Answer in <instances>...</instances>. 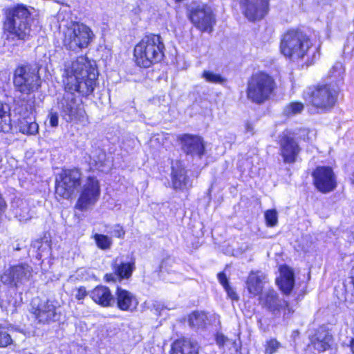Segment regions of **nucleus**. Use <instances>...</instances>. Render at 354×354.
Segmentation results:
<instances>
[{
    "label": "nucleus",
    "mask_w": 354,
    "mask_h": 354,
    "mask_svg": "<svg viewBox=\"0 0 354 354\" xmlns=\"http://www.w3.org/2000/svg\"><path fill=\"white\" fill-rule=\"evenodd\" d=\"M153 308L157 311L160 312L163 309V305L158 301H155L153 304Z\"/></svg>",
    "instance_id": "obj_47"
},
{
    "label": "nucleus",
    "mask_w": 354,
    "mask_h": 354,
    "mask_svg": "<svg viewBox=\"0 0 354 354\" xmlns=\"http://www.w3.org/2000/svg\"><path fill=\"white\" fill-rule=\"evenodd\" d=\"M170 354H198V346L189 339H178L172 344Z\"/></svg>",
    "instance_id": "obj_25"
},
{
    "label": "nucleus",
    "mask_w": 354,
    "mask_h": 354,
    "mask_svg": "<svg viewBox=\"0 0 354 354\" xmlns=\"http://www.w3.org/2000/svg\"><path fill=\"white\" fill-rule=\"evenodd\" d=\"M314 184L322 193H328L336 187V179L330 167H318L313 173Z\"/></svg>",
    "instance_id": "obj_13"
},
{
    "label": "nucleus",
    "mask_w": 354,
    "mask_h": 354,
    "mask_svg": "<svg viewBox=\"0 0 354 354\" xmlns=\"http://www.w3.org/2000/svg\"><path fill=\"white\" fill-rule=\"evenodd\" d=\"M218 279L221 284L223 286V288L227 287L229 286L227 279L226 277V275L224 273H218Z\"/></svg>",
    "instance_id": "obj_45"
},
{
    "label": "nucleus",
    "mask_w": 354,
    "mask_h": 354,
    "mask_svg": "<svg viewBox=\"0 0 354 354\" xmlns=\"http://www.w3.org/2000/svg\"><path fill=\"white\" fill-rule=\"evenodd\" d=\"M180 140L183 150L187 154L198 158L203 154L205 147L200 137L185 134L180 138Z\"/></svg>",
    "instance_id": "obj_20"
},
{
    "label": "nucleus",
    "mask_w": 354,
    "mask_h": 354,
    "mask_svg": "<svg viewBox=\"0 0 354 354\" xmlns=\"http://www.w3.org/2000/svg\"><path fill=\"white\" fill-rule=\"evenodd\" d=\"M106 281H108L113 280V277L112 274H106Z\"/></svg>",
    "instance_id": "obj_50"
},
{
    "label": "nucleus",
    "mask_w": 354,
    "mask_h": 354,
    "mask_svg": "<svg viewBox=\"0 0 354 354\" xmlns=\"http://www.w3.org/2000/svg\"><path fill=\"white\" fill-rule=\"evenodd\" d=\"M171 183L176 190L183 191L192 187V183L187 176V171L180 161L172 162Z\"/></svg>",
    "instance_id": "obj_18"
},
{
    "label": "nucleus",
    "mask_w": 354,
    "mask_h": 354,
    "mask_svg": "<svg viewBox=\"0 0 354 354\" xmlns=\"http://www.w3.org/2000/svg\"><path fill=\"white\" fill-rule=\"evenodd\" d=\"M90 297L96 304L103 307L111 306L115 301L109 288L104 286L95 287L90 292Z\"/></svg>",
    "instance_id": "obj_24"
},
{
    "label": "nucleus",
    "mask_w": 354,
    "mask_h": 354,
    "mask_svg": "<svg viewBox=\"0 0 354 354\" xmlns=\"http://www.w3.org/2000/svg\"><path fill=\"white\" fill-rule=\"evenodd\" d=\"M11 207L13 214L20 222H26L32 218L27 201L15 199L12 202Z\"/></svg>",
    "instance_id": "obj_26"
},
{
    "label": "nucleus",
    "mask_w": 354,
    "mask_h": 354,
    "mask_svg": "<svg viewBox=\"0 0 354 354\" xmlns=\"http://www.w3.org/2000/svg\"><path fill=\"white\" fill-rule=\"evenodd\" d=\"M280 51L292 61L304 60L308 65L314 64L319 57V47L314 45L302 32L290 30L281 39Z\"/></svg>",
    "instance_id": "obj_2"
},
{
    "label": "nucleus",
    "mask_w": 354,
    "mask_h": 354,
    "mask_svg": "<svg viewBox=\"0 0 354 354\" xmlns=\"http://www.w3.org/2000/svg\"><path fill=\"white\" fill-rule=\"evenodd\" d=\"M207 315L204 313L194 312L189 317V324L191 326L200 327L205 324Z\"/></svg>",
    "instance_id": "obj_30"
},
{
    "label": "nucleus",
    "mask_w": 354,
    "mask_h": 354,
    "mask_svg": "<svg viewBox=\"0 0 354 354\" xmlns=\"http://www.w3.org/2000/svg\"><path fill=\"white\" fill-rule=\"evenodd\" d=\"M93 239L97 246L101 250H108L112 245V239L108 236L96 233L94 234Z\"/></svg>",
    "instance_id": "obj_29"
},
{
    "label": "nucleus",
    "mask_w": 354,
    "mask_h": 354,
    "mask_svg": "<svg viewBox=\"0 0 354 354\" xmlns=\"http://www.w3.org/2000/svg\"><path fill=\"white\" fill-rule=\"evenodd\" d=\"M352 274H354V268L352 270ZM351 283L353 284V295H354V275H353L351 277Z\"/></svg>",
    "instance_id": "obj_49"
},
{
    "label": "nucleus",
    "mask_w": 354,
    "mask_h": 354,
    "mask_svg": "<svg viewBox=\"0 0 354 354\" xmlns=\"http://www.w3.org/2000/svg\"><path fill=\"white\" fill-rule=\"evenodd\" d=\"M117 306L123 311H133L138 305L136 297L131 292L118 287L115 292Z\"/></svg>",
    "instance_id": "obj_21"
},
{
    "label": "nucleus",
    "mask_w": 354,
    "mask_h": 354,
    "mask_svg": "<svg viewBox=\"0 0 354 354\" xmlns=\"http://www.w3.org/2000/svg\"><path fill=\"white\" fill-rule=\"evenodd\" d=\"M98 72L94 62L81 56L64 64L63 77L65 93L58 102L64 120L67 122H85V111L74 92L91 94L95 86Z\"/></svg>",
    "instance_id": "obj_1"
},
{
    "label": "nucleus",
    "mask_w": 354,
    "mask_h": 354,
    "mask_svg": "<svg viewBox=\"0 0 354 354\" xmlns=\"http://www.w3.org/2000/svg\"><path fill=\"white\" fill-rule=\"evenodd\" d=\"M190 19L194 26L203 32H211L214 24V17L210 8L199 5L192 8Z\"/></svg>",
    "instance_id": "obj_14"
},
{
    "label": "nucleus",
    "mask_w": 354,
    "mask_h": 354,
    "mask_svg": "<svg viewBox=\"0 0 354 354\" xmlns=\"http://www.w3.org/2000/svg\"><path fill=\"white\" fill-rule=\"evenodd\" d=\"M32 313L36 319L42 324H49L59 319L60 313L58 312V307L55 301L47 300L37 305L36 308L32 306Z\"/></svg>",
    "instance_id": "obj_15"
},
{
    "label": "nucleus",
    "mask_w": 354,
    "mask_h": 354,
    "mask_svg": "<svg viewBox=\"0 0 354 354\" xmlns=\"http://www.w3.org/2000/svg\"><path fill=\"white\" fill-rule=\"evenodd\" d=\"M202 77L210 83L222 84L224 82V79L219 74L211 71H205Z\"/></svg>",
    "instance_id": "obj_33"
},
{
    "label": "nucleus",
    "mask_w": 354,
    "mask_h": 354,
    "mask_svg": "<svg viewBox=\"0 0 354 354\" xmlns=\"http://www.w3.org/2000/svg\"><path fill=\"white\" fill-rule=\"evenodd\" d=\"M259 301L263 308H267L273 313H279L282 309H284L285 315L293 313V310L290 307L288 302L284 299H280L274 289L265 290L259 296Z\"/></svg>",
    "instance_id": "obj_12"
},
{
    "label": "nucleus",
    "mask_w": 354,
    "mask_h": 354,
    "mask_svg": "<svg viewBox=\"0 0 354 354\" xmlns=\"http://www.w3.org/2000/svg\"><path fill=\"white\" fill-rule=\"evenodd\" d=\"M245 16L250 21L262 19L268 10V0H241Z\"/></svg>",
    "instance_id": "obj_17"
},
{
    "label": "nucleus",
    "mask_w": 354,
    "mask_h": 354,
    "mask_svg": "<svg viewBox=\"0 0 354 354\" xmlns=\"http://www.w3.org/2000/svg\"><path fill=\"white\" fill-rule=\"evenodd\" d=\"M10 107L7 103H5L0 100V118L3 119L10 115Z\"/></svg>",
    "instance_id": "obj_39"
},
{
    "label": "nucleus",
    "mask_w": 354,
    "mask_h": 354,
    "mask_svg": "<svg viewBox=\"0 0 354 354\" xmlns=\"http://www.w3.org/2000/svg\"><path fill=\"white\" fill-rule=\"evenodd\" d=\"M347 346L350 348L352 354H354V337L350 339Z\"/></svg>",
    "instance_id": "obj_48"
},
{
    "label": "nucleus",
    "mask_w": 354,
    "mask_h": 354,
    "mask_svg": "<svg viewBox=\"0 0 354 354\" xmlns=\"http://www.w3.org/2000/svg\"><path fill=\"white\" fill-rule=\"evenodd\" d=\"M93 37L94 34L88 26L73 23L64 30L62 43L67 50L78 53L87 48Z\"/></svg>",
    "instance_id": "obj_5"
},
{
    "label": "nucleus",
    "mask_w": 354,
    "mask_h": 354,
    "mask_svg": "<svg viewBox=\"0 0 354 354\" xmlns=\"http://www.w3.org/2000/svg\"><path fill=\"white\" fill-rule=\"evenodd\" d=\"M337 95L336 88L326 84L307 88L304 92V98L316 109L326 111L333 107Z\"/></svg>",
    "instance_id": "obj_6"
},
{
    "label": "nucleus",
    "mask_w": 354,
    "mask_h": 354,
    "mask_svg": "<svg viewBox=\"0 0 354 354\" xmlns=\"http://www.w3.org/2000/svg\"><path fill=\"white\" fill-rule=\"evenodd\" d=\"M351 181H352V183L354 185V171H353V174H352Z\"/></svg>",
    "instance_id": "obj_52"
},
{
    "label": "nucleus",
    "mask_w": 354,
    "mask_h": 354,
    "mask_svg": "<svg viewBox=\"0 0 354 354\" xmlns=\"http://www.w3.org/2000/svg\"><path fill=\"white\" fill-rule=\"evenodd\" d=\"M82 181V174L79 169L64 170L56 178L55 194L68 199L78 191Z\"/></svg>",
    "instance_id": "obj_8"
},
{
    "label": "nucleus",
    "mask_w": 354,
    "mask_h": 354,
    "mask_svg": "<svg viewBox=\"0 0 354 354\" xmlns=\"http://www.w3.org/2000/svg\"><path fill=\"white\" fill-rule=\"evenodd\" d=\"M332 342V335L324 330H318L310 339L308 348L314 349L318 353L328 350Z\"/></svg>",
    "instance_id": "obj_22"
},
{
    "label": "nucleus",
    "mask_w": 354,
    "mask_h": 354,
    "mask_svg": "<svg viewBox=\"0 0 354 354\" xmlns=\"http://www.w3.org/2000/svg\"><path fill=\"white\" fill-rule=\"evenodd\" d=\"M48 118L49 119L50 125L52 127H56L58 126L59 118L58 114L56 112L51 111L49 113Z\"/></svg>",
    "instance_id": "obj_40"
},
{
    "label": "nucleus",
    "mask_w": 354,
    "mask_h": 354,
    "mask_svg": "<svg viewBox=\"0 0 354 354\" xmlns=\"http://www.w3.org/2000/svg\"><path fill=\"white\" fill-rule=\"evenodd\" d=\"M344 68L341 62H336L329 71V76L336 82L343 79Z\"/></svg>",
    "instance_id": "obj_31"
},
{
    "label": "nucleus",
    "mask_w": 354,
    "mask_h": 354,
    "mask_svg": "<svg viewBox=\"0 0 354 354\" xmlns=\"http://www.w3.org/2000/svg\"><path fill=\"white\" fill-rule=\"evenodd\" d=\"M279 271L280 277L277 279V283L283 293L288 295L291 292L294 287V272L292 270L287 266H281Z\"/></svg>",
    "instance_id": "obj_23"
},
{
    "label": "nucleus",
    "mask_w": 354,
    "mask_h": 354,
    "mask_svg": "<svg viewBox=\"0 0 354 354\" xmlns=\"http://www.w3.org/2000/svg\"><path fill=\"white\" fill-rule=\"evenodd\" d=\"M135 268L134 261L121 263L114 266V272L120 279H129L131 276Z\"/></svg>",
    "instance_id": "obj_27"
},
{
    "label": "nucleus",
    "mask_w": 354,
    "mask_h": 354,
    "mask_svg": "<svg viewBox=\"0 0 354 354\" xmlns=\"http://www.w3.org/2000/svg\"><path fill=\"white\" fill-rule=\"evenodd\" d=\"M267 282V276L261 271L250 272L246 280V288L250 297L260 296Z\"/></svg>",
    "instance_id": "obj_19"
},
{
    "label": "nucleus",
    "mask_w": 354,
    "mask_h": 354,
    "mask_svg": "<svg viewBox=\"0 0 354 354\" xmlns=\"http://www.w3.org/2000/svg\"><path fill=\"white\" fill-rule=\"evenodd\" d=\"M229 339L225 337L222 333H217L216 336V344L220 346H223L227 342H229Z\"/></svg>",
    "instance_id": "obj_42"
},
{
    "label": "nucleus",
    "mask_w": 354,
    "mask_h": 354,
    "mask_svg": "<svg viewBox=\"0 0 354 354\" xmlns=\"http://www.w3.org/2000/svg\"><path fill=\"white\" fill-rule=\"evenodd\" d=\"M280 151L285 163H293L300 152V147L290 133H283L280 141Z\"/></svg>",
    "instance_id": "obj_16"
},
{
    "label": "nucleus",
    "mask_w": 354,
    "mask_h": 354,
    "mask_svg": "<svg viewBox=\"0 0 354 354\" xmlns=\"http://www.w3.org/2000/svg\"><path fill=\"white\" fill-rule=\"evenodd\" d=\"M21 248H20L19 245L17 244V246L14 247V250H17V251H19L20 250Z\"/></svg>",
    "instance_id": "obj_51"
},
{
    "label": "nucleus",
    "mask_w": 354,
    "mask_h": 354,
    "mask_svg": "<svg viewBox=\"0 0 354 354\" xmlns=\"http://www.w3.org/2000/svg\"><path fill=\"white\" fill-rule=\"evenodd\" d=\"M39 130V125L35 122L23 120L19 124V131L24 134L35 135Z\"/></svg>",
    "instance_id": "obj_28"
},
{
    "label": "nucleus",
    "mask_w": 354,
    "mask_h": 354,
    "mask_svg": "<svg viewBox=\"0 0 354 354\" xmlns=\"http://www.w3.org/2000/svg\"><path fill=\"white\" fill-rule=\"evenodd\" d=\"M245 131L247 133L252 135L254 133V126L250 122H247L245 124Z\"/></svg>",
    "instance_id": "obj_46"
},
{
    "label": "nucleus",
    "mask_w": 354,
    "mask_h": 354,
    "mask_svg": "<svg viewBox=\"0 0 354 354\" xmlns=\"http://www.w3.org/2000/svg\"><path fill=\"white\" fill-rule=\"evenodd\" d=\"M31 245L37 250V258L39 259L42 257L44 250L49 248V245L47 243L44 244L40 240L33 241Z\"/></svg>",
    "instance_id": "obj_37"
},
{
    "label": "nucleus",
    "mask_w": 354,
    "mask_h": 354,
    "mask_svg": "<svg viewBox=\"0 0 354 354\" xmlns=\"http://www.w3.org/2000/svg\"><path fill=\"white\" fill-rule=\"evenodd\" d=\"M76 291L75 298L78 300L84 299V297L88 295L86 288L83 286L78 288Z\"/></svg>",
    "instance_id": "obj_43"
},
{
    "label": "nucleus",
    "mask_w": 354,
    "mask_h": 354,
    "mask_svg": "<svg viewBox=\"0 0 354 354\" xmlns=\"http://www.w3.org/2000/svg\"><path fill=\"white\" fill-rule=\"evenodd\" d=\"M265 218L267 225L273 227L277 224L278 216L277 212L275 209H269L265 212Z\"/></svg>",
    "instance_id": "obj_35"
},
{
    "label": "nucleus",
    "mask_w": 354,
    "mask_h": 354,
    "mask_svg": "<svg viewBox=\"0 0 354 354\" xmlns=\"http://www.w3.org/2000/svg\"><path fill=\"white\" fill-rule=\"evenodd\" d=\"M30 13L24 6H18L10 13L5 24V28L19 39H26L30 34V27L26 21Z\"/></svg>",
    "instance_id": "obj_9"
},
{
    "label": "nucleus",
    "mask_w": 354,
    "mask_h": 354,
    "mask_svg": "<svg viewBox=\"0 0 354 354\" xmlns=\"http://www.w3.org/2000/svg\"><path fill=\"white\" fill-rule=\"evenodd\" d=\"M111 234L116 237L123 238L125 234V231L121 225H115L113 227Z\"/></svg>",
    "instance_id": "obj_41"
},
{
    "label": "nucleus",
    "mask_w": 354,
    "mask_h": 354,
    "mask_svg": "<svg viewBox=\"0 0 354 354\" xmlns=\"http://www.w3.org/2000/svg\"><path fill=\"white\" fill-rule=\"evenodd\" d=\"M12 342L10 335L0 328V347H6L11 344Z\"/></svg>",
    "instance_id": "obj_38"
},
{
    "label": "nucleus",
    "mask_w": 354,
    "mask_h": 354,
    "mask_svg": "<svg viewBox=\"0 0 354 354\" xmlns=\"http://www.w3.org/2000/svg\"><path fill=\"white\" fill-rule=\"evenodd\" d=\"M164 50L165 44L160 35H145L134 48L135 62L140 67H150L163 59Z\"/></svg>",
    "instance_id": "obj_3"
},
{
    "label": "nucleus",
    "mask_w": 354,
    "mask_h": 354,
    "mask_svg": "<svg viewBox=\"0 0 354 354\" xmlns=\"http://www.w3.org/2000/svg\"><path fill=\"white\" fill-rule=\"evenodd\" d=\"M15 88L24 94H29L37 90L40 86L38 69L30 65L18 66L14 73Z\"/></svg>",
    "instance_id": "obj_7"
},
{
    "label": "nucleus",
    "mask_w": 354,
    "mask_h": 354,
    "mask_svg": "<svg viewBox=\"0 0 354 354\" xmlns=\"http://www.w3.org/2000/svg\"><path fill=\"white\" fill-rule=\"evenodd\" d=\"M344 53L354 57V35H349L344 47Z\"/></svg>",
    "instance_id": "obj_36"
},
{
    "label": "nucleus",
    "mask_w": 354,
    "mask_h": 354,
    "mask_svg": "<svg viewBox=\"0 0 354 354\" xmlns=\"http://www.w3.org/2000/svg\"><path fill=\"white\" fill-rule=\"evenodd\" d=\"M304 104L295 102L288 104L283 109V113L287 116H292L300 113L304 110Z\"/></svg>",
    "instance_id": "obj_32"
},
{
    "label": "nucleus",
    "mask_w": 354,
    "mask_h": 354,
    "mask_svg": "<svg viewBox=\"0 0 354 354\" xmlns=\"http://www.w3.org/2000/svg\"><path fill=\"white\" fill-rule=\"evenodd\" d=\"M80 196L76 204L77 209L84 210L93 205L99 199L100 186L98 180L93 176H88L82 181Z\"/></svg>",
    "instance_id": "obj_11"
},
{
    "label": "nucleus",
    "mask_w": 354,
    "mask_h": 354,
    "mask_svg": "<svg viewBox=\"0 0 354 354\" xmlns=\"http://www.w3.org/2000/svg\"><path fill=\"white\" fill-rule=\"evenodd\" d=\"M276 88L272 77L265 73H257L249 79L247 85V97L251 102L261 104L268 100Z\"/></svg>",
    "instance_id": "obj_4"
},
{
    "label": "nucleus",
    "mask_w": 354,
    "mask_h": 354,
    "mask_svg": "<svg viewBox=\"0 0 354 354\" xmlns=\"http://www.w3.org/2000/svg\"><path fill=\"white\" fill-rule=\"evenodd\" d=\"M32 276V267L26 263H19L6 268L0 281L10 288H19L28 282Z\"/></svg>",
    "instance_id": "obj_10"
},
{
    "label": "nucleus",
    "mask_w": 354,
    "mask_h": 354,
    "mask_svg": "<svg viewBox=\"0 0 354 354\" xmlns=\"http://www.w3.org/2000/svg\"><path fill=\"white\" fill-rule=\"evenodd\" d=\"M227 294V296L232 299V300H238L239 299V297L237 295V294L236 293V292L233 290V288H232L230 285L227 286V287L224 288Z\"/></svg>",
    "instance_id": "obj_44"
},
{
    "label": "nucleus",
    "mask_w": 354,
    "mask_h": 354,
    "mask_svg": "<svg viewBox=\"0 0 354 354\" xmlns=\"http://www.w3.org/2000/svg\"><path fill=\"white\" fill-rule=\"evenodd\" d=\"M281 346V343L276 339H270L266 343L265 353L266 354H273L276 353Z\"/></svg>",
    "instance_id": "obj_34"
}]
</instances>
